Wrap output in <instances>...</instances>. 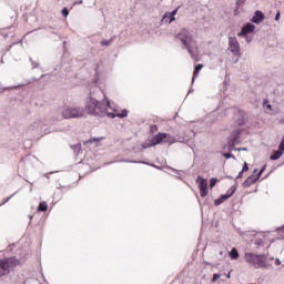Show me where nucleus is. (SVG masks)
Instances as JSON below:
<instances>
[{"mask_svg": "<svg viewBox=\"0 0 284 284\" xmlns=\"http://www.w3.org/2000/svg\"><path fill=\"white\" fill-rule=\"evenodd\" d=\"M94 141H101V139H92V140L87 141L85 143H94Z\"/></svg>", "mask_w": 284, "mask_h": 284, "instance_id": "36", "label": "nucleus"}, {"mask_svg": "<svg viewBox=\"0 0 284 284\" xmlns=\"http://www.w3.org/2000/svg\"><path fill=\"white\" fill-rule=\"evenodd\" d=\"M8 201H10V197H8V199L6 200V202H8Z\"/></svg>", "mask_w": 284, "mask_h": 284, "instance_id": "42", "label": "nucleus"}, {"mask_svg": "<svg viewBox=\"0 0 284 284\" xmlns=\"http://www.w3.org/2000/svg\"><path fill=\"white\" fill-rule=\"evenodd\" d=\"M219 278H221V275H219V274H214L213 275V283H216V281H219Z\"/></svg>", "mask_w": 284, "mask_h": 284, "instance_id": "31", "label": "nucleus"}, {"mask_svg": "<svg viewBox=\"0 0 284 284\" xmlns=\"http://www.w3.org/2000/svg\"><path fill=\"white\" fill-rule=\"evenodd\" d=\"M20 261L16 257H7L4 260H0V268L3 271L1 273V276H6V274H10V271L13 270V267H17L20 265Z\"/></svg>", "mask_w": 284, "mask_h": 284, "instance_id": "5", "label": "nucleus"}, {"mask_svg": "<svg viewBox=\"0 0 284 284\" xmlns=\"http://www.w3.org/2000/svg\"><path fill=\"white\" fill-rule=\"evenodd\" d=\"M196 182L199 183L200 194L204 199V196H207L210 192L207 190V180H205L203 176H197Z\"/></svg>", "mask_w": 284, "mask_h": 284, "instance_id": "10", "label": "nucleus"}, {"mask_svg": "<svg viewBox=\"0 0 284 284\" xmlns=\"http://www.w3.org/2000/svg\"><path fill=\"white\" fill-rule=\"evenodd\" d=\"M244 258L248 265H252L255 270H263L267 267V256L265 254L245 253Z\"/></svg>", "mask_w": 284, "mask_h": 284, "instance_id": "2", "label": "nucleus"}, {"mask_svg": "<svg viewBox=\"0 0 284 284\" xmlns=\"http://www.w3.org/2000/svg\"><path fill=\"white\" fill-rule=\"evenodd\" d=\"M283 156V151L281 149L278 151H275L273 155H271V161H278L280 158Z\"/></svg>", "mask_w": 284, "mask_h": 284, "instance_id": "16", "label": "nucleus"}, {"mask_svg": "<svg viewBox=\"0 0 284 284\" xmlns=\"http://www.w3.org/2000/svg\"><path fill=\"white\" fill-rule=\"evenodd\" d=\"M254 172H257V170L255 169Z\"/></svg>", "mask_w": 284, "mask_h": 284, "instance_id": "43", "label": "nucleus"}, {"mask_svg": "<svg viewBox=\"0 0 284 284\" xmlns=\"http://www.w3.org/2000/svg\"><path fill=\"white\" fill-rule=\"evenodd\" d=\"M281 19V12H277L275 16V21H278Z\"/></svg>", "mask_w": 284, "mask_h": 284, "instance_id": "37", "label": "nucleus"}, {"mask_svg": "<svg viewBox=\"0 0 284 284\" xmlns=\"http://www.w3.org/2000/svg\"><path fill=\"white\" fill-rule=\"evenodd\" d=\"M226 159H236L232 153H223Z\"/></svg>", "mask_w": 284, "mask_h": 284, "instance_id": "27", "label": "nucleus"}, {"mask_svg": "<svg viewBox=\"0 0 284 284\" xmlns=\"http://www.w3.org/2000/svg\"><path fill=\"white\" fill-rule=\"evenodd\" d=\"M14 88L17 87H3L0 84V94H2V92H6V90H14Z\"/></svg>", "mask_w": 284, "mask_h": 284, "instance_id": "19", "label": "nucleus"}, {"mask_svg": "<svg viewBox=\"0 0 284 284\" xmlns=\"http://www.w3.org/2000/svg\"><path fill=\"white\" fill-rule=\"evenodd\" d=\"M229 50L230 52H232V54H234V57L241 59V44L239 43V40H236V38H229Z\"/></svg>", "mask_w": 284, "mask_h": 284, "instance_id": "7", "label": "nucleus"}, {"mask_svg": "<svg viewBox=\"0 0 284 284\" xmlns=\"http://www.w3.org/2000/svg\"><path fill=\"white\" fill-rule=\"evenodd\" d=\"M257 180H258V176H256V175H251V176H248V178L243 182V186H244V187H250V185H254V183H256Z\"/></svg>", "mask_w": 284, "mask_h": 284, "instance_id": "14", "label": "nucleus"}, {"mask_svg": "<svg viewBox=\"0 0 284 284\" xmlns=\"http://www.w3.org/2000/svg\"><path fill=\"white\" fill-rule=\"evenodd\" d=\"M263 106H264V108H267V110H271V112H272V104H270V101L264 100V101H263Z\"/></svg>", "mask_w": 284, "mask_h": 284, "instance_id": "22", "label": "nucleus"}, {"mask_svg": "<svg viewBox=\"0 0 284 284\" xmlns=\"http://www.w3.org/2000/svg\"><path fill=\"white\" fill-rule=\"evenodd\" d=\"M45 75H37L34 72H29L24 75V83L19 84L18 88H21V85H30V83H34V81H39V79H43Z\"/></svg>", "mask_w": 284, "mask_h": 284, "instance_id": "9", "label": "nucleus"}, {"mask_svg": "<svg viewBox=\"0 0 284 284\" xmlns=\"http://www.w3.org/2000/svg\"><path fill=\"white\" fill-rule=\"evenodd\" d=\"M275 265H281V260L276 258L275 260Z\"/></svg>", "mask_w": 284, "mask_h": 284, "instance_id": "41", "label": "nucleus"}, {"mask_svg": "<svg viewBox=\"0 0 284 284\" xmlns=\"http://www.w3.org/2000/svg\"><path fill=\"white\" fill-rule=\"evenodd\" d=\"M166 19H170L169 23H172V21H176V18H174V16H165L164 14L162 21H165Z\"/></svg>", "mask_w": 284, "mask_h": 284, "instance_id": "20", "label": "nucleus"}, {"mask_svg": "<svg viewBox=\"0 0 284 284\" xmlns=\"http://www.w3.org/2000/svg\"><path fill=\"white\" fill-rule=\"evenodd\" d=\"M160 143H170V134L158 133L155 136L151 139V144L149 145V148L160 145Z\"/></svg>", "mask_w": 284, "mask_h": 284, "instance_id": "8", "label": "nucleus"}, {"mask_svg": "<svg viewBox=\"0 0 284 284\" xmlns=\"http://www.w3.org/2000/svg\"><path fill=\"white\" fill-rule=\"evenodd\" d=\"M28 132H33L34 134H50V121L37 120L28 126Z\"/></svg>", "mask_w": 284, "mask_h": 284, "instance_id": "3", "label": "nucleus"}, {"mask_svg": "<svg viewBox=\"0 0 284 284\" xmlns=\"http://www.w3.org/2000/svg\"><path fill=\"white\" fill-rule=\"evenodd\" d=\"M101 45H110V41H103L101 42Z\"/></svg>", "mask_w": 284, "mask_h": 284, "instance_id": "40", "label": "nucleus"}, {"mask_svg": "<svg viewBox=\"0 0 284 284\" xmlns=\"http://www.w3.org/2000/svg\"><path fill=\"white\" fill-rule=\"evenodd\" d=\"M85 114V110L81 106H65L62 110L63 119H81Z\"/></svg>", "mask_w": 284, "mask_h": 284, "instance_id": "4", "label": "nucleus"}, {"mask_svg": "<svg viewBox=\"0 0 284 284\" xmlns=\"http://www.w3.org/2000/svg\"><path fill=\"white\" fill-rule=\"evenodd\" d=\"M110 101H105V103L98 101L94 98H90L89 102L87 103V111L92 116H109V119H125L128 116V110H123L121 113L118 110L114 112H110Z\"/></svg>", "mask_w": 284, "mask_h": 284, "instance_id": "1", "label": "nucleus"}, {"mask_svg": "<svg viewBox=\"0 0 284 284\" xmlns=\"http://www.w3.org/2000/svg\"><path fill=\"white\" fill-rule=\"evenodd\" d=\"M254 28H256L252 23H247L242 28V31L237 34V37H245L246 34H250V32H254Z\"/></svg>", "mask_w": 284, "mask_h": 284, "instance_id": "12", "label": "nucleus"}, {"mask_svg": "<svg viewBox=\"0 0 284 284\" xmlns=\"http://www.w3.org/2000/svg\"><path fill=\"white\" fill-rule=\"evenodd\" d=\"M255 245H258V246L261 247V245H263V240L257 239V240L255 241Z\"/></svg>", "mask_w": 284, "mask_h": 284, "instance_id": "33", "label": "nucleus"}, {"mask_svg": "<svg viewBox=\"0 0 284 284\" xmlns=\"http://www.w3.org/2000/svg\"><path fill=\"white\" fill-rule=\"evenodd\" d=\"M233 194H234V190L231 191V193L222 195L221 199L225 203V201H227V199H230Z\"/></svg>", "mask_w": 284, "mask_h": 284, "instance_id": "18", "label": "nucleus"}, {"mask_svg": "<svg viewBox=\"0 0 284 284\" xmlns=\"http://www.w3.org/2000/svg\"><path fill=\"white\" fill-rule=\"evenodd\" d=\"M214 185H216V179L212 178L210 180V187L212 189V187H214Z\"/></svg>", "mask_w": 284, "mask_h": 284, "instance_id": "26", "label": "nucleus"}, {"mask_svg": "<svg viewBox=\"0 0 284 284\" xmlns=\"http://www.w3.org/2000/svg\"><path fill=\"white\" fill-rule=\"evenodd\" d=\"M33 68H39V62L31 61Z\"/></svg>", "mask_w": 284, "mask_h": 284, "instance_id": "38", "label": "nucleus"}, {"mask_svg": "<svg viewBox=\"0 0 284 284\" xmlns=\"http://www.w3.org/2000/svg\"><path fill=\"white\" fill-rule=\"evenodd\" d=\"M150 130H151V132H158L159 131V126H156V124H152L150 126Z\"/></svg>", "mask_w": 284, "mask_h": 284, "instance_id": "25", "label": "nucleus"}, {"mask_svg": "<svg viewBox=\"0 0 284 284\" xmlns=\"http://www.w3.org/2000/svg\"><path fill=\"white\" fill-rule=\"evenodd\" d=\"M278 150H281L282 152H284V135H283L282 141H281V143H280V145H278Z\"/></svg>", "mask_w": 284, "mask_h": 284, "instance_id": "23", "label": "nucleus"}, {"mask_svg": "<svg viewBox=\"0 0 284 284\" xmlns=\"http://www.w3.org/2000/svg\"><path fill=\"white\" fill-rule=\"evenodd\" d=\"M179 12V9L173 10L172 12H166L165 17H176V13Z\"/></svg>", "mask_w": 284, "mask_h": 284, "instance_id": "21", "label": "nucleus"}, {"mask_svg": "<svg viewBox=\"0 0 284 284\" xmlns=\"http://www.w3.org/2000/svg\"><path fill=\"white\" fill-rule=\"evenodd\" d=\"M178 38L182 41L184 48L187 49V52L192 54V47H190V43H192V36H190V31H187V29H182L178 34Z\"/></svg>", "mask_w": 284, "mask_h": 284, "instance_id": "6", "label": "nucleus"}, {"mask_svg": "<svg viewBox=\"0 0 284 284\" xmlns=\"http://www.w3.org/2000/svg\"><path fill=\"white\" fill-rule=\"evenodd\" d=\"M196 77H199V72H194V73H193V78H192L193 83H194Z\"/></svg>", "mask_w": 284, "mask_h": 284, "instance_id": "35", "label": "nucleus"}, {"mask_svg": "<svg viewBox=\"0 0 284 284\" xmlns=\"http://www.w3.org/2000/svg\"><path fill=\"white\" fill-rule=\"evenodd\" d=\"M240 134H241V131H235L231 134V139L229 141L230 148H234V145H237V143H241V141L239 140Z\"/></svg>", "mask_w": 284, "mask_h": 284, "instance_id": "11", "label": "nucleus"}, {"mask_svg": "<svg viewBox=\"0 0 284 284\" xmlns=\"http://www.w3.org/2000/svg\"><path fill=\"white\" fill-rule=\"evenodd\" d=\"M247 170H250V166H247V162H245L242 172H247Z\"/></svg>", "mask_w": 284, "mask_h": 284, "instance_id": "32", "label": "nucleus"}, {"mask_svg": "<svg viewBox=\"0 0 284 284\" xmlns=\"http://www.w3.org/2000/svg\"><path fill=\"white\" fill-rule=\"evenodd\" d=\"M234 150H235V152H247V148H237Z\"/></svg>", "mask_w": 284, "mask_h": 284, "instance_id": "29", "label": "nucleus"}, {"mask_svg": "<svg viewBox=\"0 0 284 284\" xmlns=\"http://www.w3.org/2000/svg\"><path fill=\"white\" fill-rule=\"evenodd\" d=\"M62 14L63 17H68V14H70V11H68V8L62 9Z\"/></svg>", "mask_w": 284, "mask_h": 284, "instance_id": "28", "label": "nucleus"}, {"mask_svg": "<svg viewBox=\"0 0 284 284\" xmlns=\"http://www.w3.org/2000/svg\"><path fill=\"white\" fill-rule=\"evenodd\" d=\"M243 171H241L240 173H239V175L236 176V179H243Z\"/></svg>", "mask_w": 284, "mask_h": 284, "instance_id": "39", "label": "nucleus"}, {"mask_svg": "<svg viewBox=\"0 0 284 284\" xmlns=\"http://www.w3.org/2000/svg\"><path fill=\"white\" fill-rule=\"evenodd\" d=\"M203 70V64L195 65L194 72H201Z\"/></svg>", "mask_w": 284, "mask_h": 284, "instance_id": "24", "label": "nucleus"}, {"mask_svg": "<svg viewBox=\"0 0 284 284\" xmlns=\"http://www.w3.org/2000/svg\"><path fill=\"white\" fill-rule=\"evenodd\" d=\"M229 256L232 261H236V258H239V251L235 247H233L230 251Z\"/></svg>", "mask_w": 284, "mask_h": 284, "instance_id": "15", "label": "nucleus"}, {"mask_svg": "<svg viewBox=\"0 0 284 284\" xmlns=\"http://www.w3.org/2000/svg\"><path fill=\"white\" fill-rule=\"evenodd\" d=\"M253 23H263L265 21V14L261 11H256L255 16L252 18Z\"/></svg>", "mask_w": 284, "mask_h": 284, "instance_id": "13", "label": "nucleus"}, {"mask_svg": "<svg viewBox=\"0 0 284 284\" xmlns=\"http://www.w3.org/2000/svg\"><path fill=\"white\" fill-rule=\"evenodd\" d=\"M221 203H224L223 200H222V197L216 199V200L214 201V205H221Z\"/></svg>", "mask_w": 284, "mask_h": 284, "instance_id": "30", "label": "nucleus"}, {"mask_svg": "<svg viewBox=\"0 0 284 284\" xmlns=\"http://www.w3.org/2000/svg\"><path fill=\"white\" fill-rule=\"evenodd\" d=\"M263 172H265V166H263V169L257 173V179H261V174H263Z\"/></svg>", "mask_w": 284, "mask_h": 284, "instance_id": "34", "label": "nucleus"}, {"mask_svg": "<svg viewBox=\"0 0 284 284\" xmlns=\"http://www.w3.org/2000/svg\"><path fill=\"white\" fill-rule=\"evenodd\" d=\"M48 211V203L41 202L38 206V212H47Z\"/></svg>", "mask_w": 284, "mask_h": 284, "instance_id": "17", "label": "nucleus"}]
</instances>
